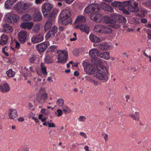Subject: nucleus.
<instances>
[{
  "label": "nucleus",
  "mask_w": 151,
  "mask_h": 151,
  "mask_svg": "<svg viewBox=\"0 0 151 151\" xmlns=\"http://www.w3.org/2000/svg\"><path fill=\"white\" fill-rule=\"evenodd\" d=\"M71 15V12L68 10H63L61 14V17H65L70 18Z\"/></svg>",
  "instance_id": "30"
},
{
  "label": "nucleus",
  "mask_w": 151,
  "mask_h": 151,
  "mask_svg": "<svg viewBox=\"0 0 151 151\" xmlns=\"http://www.w3.org/2000/svg\"><path fill=\"white\" fill-rule=\"evenodd\" d=\"M141 22L143 23H146L147 22V19L143 18L141 20Z\"/></svg>",
  "instance_id": "60"
},
{
  "label": "nucleus",
  "mask_w": 151,
  "mask_h": 151,
  "mask_svg": "<svg viewBox=\"0 0 151 151\" xmlns=\"http://www.w3.org/2000/svg\"><path fill=\"white\" fill-rule=\"evenodd\" d=\"M34 25V23L32 22H23L21 23L20 27L22 28L30 30Z\"/></svg>",
  "instance_id": "10"
},
{
  "label": "nucleus",
  "mask_w": 151,
  "mask_h": 151,
  "mask_svg": "<svg viewBox=\"0 0 151 151\" xmlns=\"http://www.w3.org/2000/svg\"><path fill=\"white\" fill-rule=\"evenodd\" d=\"M48 45V42H46L39 44L37 45V49L40 52H43L47 48Z\"/></svg>",
  "instance_id": "11"
},
{
  "label": "nucleus",
  "mask_w": 151,
  "mask_h": 151,
  "mask_svg": "<svg viewBox=\"0 0 151 151\" xmlns=\"http://www.w3.org/2000/svg\"><path fill=\"white\" fill-rule=\"evenodd\" d=\"M100 26H101V28H100V33H103L104 31V29L105 26H104L103 25H100Z\"/></svg>",
  "instance_id": "56"
},
{
  "label": "nucleus",
  "mask_w": 151,
  "mask_h": 151,
  "mask_svg": "<svg viewBox=\"0 0 151 151\" xmlns=\"http://www.w3.org/2000/svg\"><path fill=\"white\" fill-rule=\"evenodd\" d=\"M119 9L122 10L123 13L127 15H129L130 14V13L128 10L124 8H119Z\"/></svg>",
  "instance_id": "48"
},
{
  "label": "nucleus",
  "mask_w": 151,
  "mask_h": 151,
  "mask_svg": "<svg viewBox=\"0 0 151 151\" xmlns=\"http://www.w3.org/2000/svg\"><path fill=\"white\" fill-rule=\"evenodd\" d=\"M45 61L46 63H49L52 62L51 60H50V57L48 56H46L45 59Z\"/></svg>",
  "instance_id": "47"
},
{
  "label": "nucleus",
  "mask_w": 151,
  "mask_h": 151,
  "mask_svg": "<svg viewBox=\"0 0 151 151\" xmlns=\"http://www.w3.org/2000/svg\"><path fill=\"white\" fill-rule=\"evenodd\" d=\"M45 0H36L35 1V3L36 4H38L42 3Z\"/></svg>",
  "instance_id": "54"
},
{
  "label": "nucleus",
  "mask_w": 151,
  "mask_h": 151,
  "mask_svg": "<svg viewBox=\"0 0 151 151\" xmlns=\"http://www.w3.org/2000/svg\"><path fill=\"white\" fill-rule=\"evenodd\" d=\"M143 4L145 6H151V0H147L146 2H144Z\"/></svg>",
  "instance_id": "50"
},
{
  "label": "nucleus",
  "mask_w": 151,
  "mask_h": 151,
  "mask_svg": "<svg viewBox=\"0 0 151 151\" xmlns=\"http://www.w3.org/2000/svg\"><path fill=\"white\" fill-rule=\"evenodd\" d=\"M16 1L17 0H7L5 4V8L7 9H10Z\"/></svg>",
  "instance_id": "22"
},
{
  "label": "nucleus",
  "mask_w": 151,
  "mask_h": 151,
  "mask_svg": "<svg viewBox=\"0 0 151 151\" xmlns=\"http://www.w3.org/2000/svg\"><path fill=\"white\" fill-rule=\"evenodd\" d=\"M6 74L9 77H13L15 74L14 72L11 69H10L6 72Z\"/></svg>",
  "instance_id": "39"
},
{
  "label": "nucleus",
  "mask_w": 151,
  "mask_h": 151,
  "mask_svg": "<svg viewBox=\"0 0 151 151\" xmlns=\"http://www.w3.org/2000/svg\"><path fill=\"white\" fill-rule=\"evenodd\" d=\"M8 116L10 119H13L17 116V112L16 110L13 109H10Z\"/></svg>",
  "instance_id": "19"
},
{
  "label": "nucleus",
  "mask_w": 151,
  "mask_h": 151,
  "mask_svg": "<svg viewBox=\"0 0 151 151\" xmlns=\"http://www.w3.org/2000/svg\"><path fill=\"white\" fill-rule=\"evenodd\" d=\"M0 89L1 91L3 92H6L9 90L10 88L8 84L7 83H5L3 85L0 86Z\"/></svg>",
  "instance_id": "24"
},
{
  "label": "nucleus",
  "mask_w": 151,
  "mask_h": 151,
  "mask_svg": "<svg viewBox=\"0 0 151 151\" xmlns=\"http://www.w3.org/2000/svg\"><path fill=\"white\" fill-rule=\"evenodd\" d=\"M47 123L48 124V126L49 127H55V124L53 123H51L49 122H47Z\"/></svg>",
  "instance_id": "55"
},
{
  "label": "nucleus",
  "mask_w": 151,
  "mask_h": 151,
  "mask_svg": "<svg viewBox=\"0 0 151 151\" xmlns=\"http://www.w3.org/2000/svg\"><path fill=\"white\" fill-rule=\"evenodd\" d=\"M89 38L92 42L99 43L100 41V38L93 34H91L90 35Z\"/></svg>",
  "instance_id": "27"
},
{
  "label": "nucleus",
  "mask_w": 151,
  "mask_h": 151,
  "mask_svg": "<svg viewBox=\"0 0 151 151\" xmlns=\"http://www.w3.org/2000/svg\"><path fill=\"white\" fill-rule=\"evenodd\" d=\"M83 66L85 69V71L87 74L91 75L96 71V68H95L92 64L87 62H84L83 63Z\"/></svg>",
  "instance_id": "3"
},
{
  "label": "nucleus",
  "mask_w": 151,
  "mask_h": 151,
  "mask_svg": "<svg viewBox=\"0 0 151 151\" xmlns=\"http://www.w3.org/2000/svg\"><path fill=\"white\" fill-rule=\"evenodd\" d=\"M8 37L7 36L2 34L1 36L0 44L3 45H5L7 43Z\"/></svg>",
  "instance_id": "23"
},
{
  "label": "nucleus",
  "mask_w": 151,
  "mask_h": 151,
  "mask_svg": "<svg viewBox=\"0 0 151 151\" xmlns=\"http://www.w3.org/2000/svg\"><path fill=\"white\" fill-rule=\"evenodd\" d=\"M97 46L98 48L103 51L109 50L111 47V46H110L107 43H105L99 44L97 45Z\"/></svg>",
  "instance_id": "15"
},
{
  "label": "nucleus",
  "mask_w": 151,
  "mask_h": 151,
  "mask_svg": "<svg viewBox=\"0 0 151 151\" xmlns=\"http://www.w3.org/2000/svg\"><path fill=\"white\" fill-rule=\"evenodd\" d=\"M50 31L51 32L52 34L54 35L55 34L57 31V28L55 26H53L50 30Z\"/></svg>",
  "instance_id": "43"
},
{
  "label": "nucleus",
  "mask_w": 151,
  "mask_h": 151,
  "mask_svg": "<svg viewBox=\"0 0 151 151\" xmlns=\"http://www.w3.org/2000/svg\"><path fill=\"white\" fill-rule=\"evenodd\" d=\"M3 29L4 31L7 33L11 32L13 30L12 27L7 24L3 25Z\"/></svg>",
  "instance_id": "21"
},
{
  "label": "nucleus",
  "mask_w": 151,
  "mask_h": 151,
  "mask_svg": "<svg viewBox=\"0 0 151 151\" xmlns=\"http://www.w3.org/2000/svg\"><path fill=\"white\" fill-rule=\"evenodd\" d=\"M80 134L81 136H83L85 138L87 137V136L85 133L83 132H81Z\"/></svg>",
  "instance_id": "63"
},
{
  "label": "nucleus",
  "mask_w": 151,
  "mask_h": 151,
  "mask_svg": "<svg viewBox=\"0 0 151 151\" xmlns=\"http://www.w3.org/2000/svg\"><path fill=\"white\" fill-rule=\"evenodd\" d=\"M103 136H104V139L106 141L108 140V135L107 134H103Z\"/></svg>",
  "instance_id": "59"
},
{
  "label": "nucleus",
  "mask_w": 151,
  "mask_h": 151,
  "mask_svg": "<svg viewBox=\"0 0 151 151\" xmlns=\"http://www.w3.org/2000/svg\"><path fill=\"white\" fill-rule=\"evenodd\" d=\"M104 22L107 24H116L115 20H114L111 17L105 16L104 18Z\"/></svg>",
  "instance_id": "20"
},
{
  "label": "nucleus",
  "mask_w": 151,
  "mask_h": 151,
  "mask_svg": "<svg viewBox=\"0 0 151 151\" xmlns=\"http://www.w3.org/2000/svg\"><path fill=\"white\" fill-rule=\"evenodd\" d=\"M92 63L96 67L97 71L93 74L94 77L100 80H105L108 73L106 67L103 65L100 59L93 60Z\"/></svg>",
  "instance_id": "1"
},
{
  "label": "nucleus",
  "mask_w": 151,
  "mask_h": 151,
  "mask_svg": "<svg viewBox=\"0 0 151 151\" xmlns=\"http://www.w3.org/2000/svg\"><path fill=\"white\" fill-rule=\"evenodd\" d=\"M39 58L35 55H32L29 58V61L31 63H35L36 61L39 60Z\"/></svg>",
  "instance_id": "36"
},
{
  "label": "nucleus",
  "mask_w": 151,
  "mask_h": 151,
  "mask_svg": "<svg viewBox=\"0 0 151 151\" xmlns=\"http://www.w3.org/2000/svg\"><path fill=\"white\" fill-rule=\"evenodd\" d=\"M30 4L22 3L20 2H18L15 8L16 10L18 11V13L22 14L25 12L27 9L31 6Z\"/></svg>",
  "instance_id": "4"
},
{
  "label": "nucleus",
  "mask_w": 151,
  "mask_h": 151,
  "mask_svg": "<svg viewBox=\"0 0 151 151\" xmlns=\"http://www.w3.org/2000/svg\"><path fill=\"white\" fill-rule=\"evenodd\" d=\"M148 35L150 39L151 38V30H149L148 32Z\"/></svg>",
  "instance_id": "64"
},
{
  "label": "nucleus",
  "mask_w": 151,
  "mask_h": 151,
  "mask_svg": "<svg viewBox=\"0 0 151 151\" xmlns=\"http://www.w3.org/2000/svg\"><path fill=\"white\" fill-rule=\"evenodd\" d=\"M116 20L118 22L121 23L125 22L126 21V19L125 18L122 16L118 15V16H117V19Z\"/></svg>",
  "instance_id": "33"
},
{
  "label": "nucleus",
  "mask_w": 151,
  "mask_h": 151,
  "mask_svg": "<svg viewBox=\"0 0 151 151\" xmlns=\"http://www.w3.org/2000/svg\"><path fill=\"white\" fill-rule=\"evenodd\" d=\"M53 5L49 3H44L42 5V11L44 17L50 13V10L53 8Z\"/></svg>",
  "instance_id": "6"
},
{
  "label": "nucleus",
  "mask_w": 151,
  "mask_h": 151,
  "mask_svg": "<svg viewBox=\"0 0 151 151\" xmlns=\"http://www.w3.org/2000/svg\"><path fill=\"white\" fill-rule=\"evenodd\" d=\"M19 19L18 16L12 13H9L6 15V21L9 23L14 24Z\"/></svg>",
  "instance_id": "5"
},
{
  "label": "nucleus",
  "mask_w": 151,
  "mask_h": 151,
  "mask_svg": "<svg viewBox=\"0 0 151 151\" xmlns=\"http://www.w3.org/2000/svg\"><path fill=\"white\" fill-rule=\"evenodd\" d=\"M62 109L63 111L65 112V114H66L67 112H70L71 111L70 109L67 106H63Z\"/></svg>",
  "instance_id": "44"
},
{
  "label": "nucleus",
  "mask_w": 151,
  "mask_h": 151,
  "mask_svg": "<svg viewBox=\"0 0 151 151\" xmlns=\"http://www.w3.org/2000/svg\"><path fill=\"white\" fill-rule=\"evenodd\" d=\"M32 19V17L29 15L28 14L24 15L21 17V19L23 21H28L31 20Z\"/></svg>",
  "instance_id": "34"
},
{
  "label": "nucleus",
  "mask_w": 151,
  "mask_h": 151,
  "mask_svg": "<svg viewBox=\"0 0 151 151\" xmlns=\"http://www.w3.org/2000/svg\"><path fill=\"white\" fill-rule=\"evenodd\" d=\"M57 53L58 54L57 63L62 64L65 63L67 62L68 57L67 52L64 50H59L57 51Z\"/></svg>",
  "instance_id": "2"
},
{
  "label": "nucleus",
  "mask_w": 151,
  "mask_h": 151,
  "mask_svg": "<svg viewBox=\"0 0 151 151\" xmlns=\"http://www.w3.org/2000/svg\"><path fill=\"white\" fill-rule=\"evenodd\" d=\"M52 35L54 36V35L52 34L51 32H50V31L46 35V37L47 39L50 38Z\"/></svg>",
  "instance_id": "49"
},
{
  "label": "nucleus",
  "mask_w": 151,
  "mask_h": 151,
  "mask_svg": "<svg viewBox=\"0 0 151 151\" xmlns=\"http://www.w3.org/2000/svg\"><path fill=\"white\" fill-rule=\"evenodd\" d=\"M99 11L97 12H93L90 15L91 19L92 20L97 22H101L100 17H101V15L99 13Z\"/></svg>",
  "instance_id": "9"
},
{
  "label": "nucleus",
  "mask_w": 151,
  "mask_h": 151,
  "mask_svg": "<svg viewBox=\"0 0 151 151\" xmlns=\"http://www.w3.org/2000/svg\"><path fill=\"white\" fill-rule=\"evenodd\" d=\"M43 34L40 33L36 36H33L31 38V41L33 43H37L42 41L43 39Z\"/></svg>",
  "instance_id": "12"
},
{
  "label": "nucleus",
  "mask_w": 151,
  "mask_h": 151,
  "mask_svg": "<svg viewBox=\"0 0 151 151\" xmlns=\"http://www.w3.org/2000/svg\"><path fill=\"white\" fill-rule=\"evenodd\" d=\"M135 116H137V118H136L135 116L134 115V114H131L130 115V117H131L132 119H133L134 120H137L138 121H139V113L137 111H136L135 112Z\"/></svg>",
  "instance_id": "35"
},
{
  "label": "nucleus",
  "mask_w": 151,
  "mask_h": 151,
  "mask_svg": "<svg viewBox=\"0 0 151 151\" xmlns=\"http://www.w3.org/2000/svg\"><path fill=\"white\" fill-rule=\"evenodd\" d=\"M62 23L64 25H66L70 23L71 22V19L70 18L63 17H61Z\"/></svg>",
  "instance_id": "25"
},
{
  "label": "nucleus",
  "mask_w": 151,
  "mask_h": 151,
  "mask_svg": "<svg viewBox=\"0 0 151 151\" xmlns=\"http://www.w3.org/2000/svg\"><path fill=\"white\" fill-rule=\"evenodd\" d=\"M6 48V47L3 48L2 52H3V53H4L5 54L6 56H8L9 55H8V53L6 52V51H5V49Z\"/></svg>",
  "instance_id": "58"
},
{
  "label": "nucleus",
  "mask_w": 151,
  "mask_h": 151,
  "mask_svg": "<svg viewBox=\"0 0 151 151\" xmlns=\"http://www.w3.org/2000/svg\"><path fill=\"white\" fill-rule=\"evenodd\" d=\"M131 1L129 0L128 1H124L123 2H120L121 8H124L127 6L128 5L130 4Z\"/></svg>",
  "instance_id": "40"
},
{
  "label": "nucleus",
  "mask_w": 151,
  "mask_h": 151,
  "mask_svg": "<svg viewBox=\"0 0 151 151\" xmlns=\"http://www.w3.org/2000/svg\"><path fill=\"white\" fill-rule=\"evenodd\" d=\"M52 19L49 20L45 23L44 26V30L46 31L50 28L52 25Z\"/></svg>",
  "instance_id": "29"
},
{
  "label": "nucleus",
  "mask_w": 151,
  "mask_h": 151,
  "mask_svg": "<svg viewBox=\"0 0 151 151\" xmlns=\"http://www.w3.org/2000/svg\"><path fill=\"white\" fill-rule=\"evenodd\" d=\"M100 9V6L97 4H91L85 9V12L86 13H89L93 12H97Z\"/></svg>",
  "instance_id": "7"
},
{
  "label": "nucleus",
  "mask_w": 151,
  "mask_h": 151,
  "mask_svg": "<svg viewBox=\"0 0 151 151\" xmlns=\"http://www.w3.org/2000/svg\"><path fill=\"white\" fill-rule=\"evenodd\" d=\"M114 25L112 26V27L115 29H118L120 27V25L119 24H113Z\"/></svg>",
  "instance_id": "57"
},
{
  "label": "nucleus",
  "mask_w": 151,
  "mask_h": 151,
  "mask_svg": "<svg viewBox=\"0 0 151 151\" xmlns=\"http://www.w3.org/2000/svg\"><path fill=\"white\" fill-rule=\"evenodd\" d=\"M19 41L22 43H23L26 39L27 36V32L25 30L21 31L18 34Z\"/></svg>",
  "instance_id": "13"
},
{
  "label": "nucleus",
  "mask_w": 151,
  "mask_h": 151,
  "mask_svg": "<svg viewBox=\"0 0 151 151\" xmlns=\"http://www.w3.org/2000/svg\"><path fill=\"white\" fill-rule=\"evenodd\" d=\"M58 11V10L57 9H54L51 13L48 16V19L49 20L53 19V21L55 19V15L57 14Z\"/></svg>",
  "instance_id": "26"
},
{
  "label": "nucleus",
  "mask_w": 151,
  "mask_h": 151,
  "mask_svg": "<svg viewBox=\"0 0 151 151\" xmlns=\"http://www.w3.org/2000/svg\"><path fill=\"white\" fill-rule=\"evenodd\" d=\"M57 103L58 106H61L63 104V101L62 99H59L57 101Z\"/></svg>",
  "instance_id": "46"
},
{
  "label": "nucleus",
  "mask_w": 151,
  "mask_h": 151,
  "mask_svg": "<svg viewBox=\"0 0 151 151\" xmlns=\"http://www.w3.org/2000/svg\"><path fill=\"white\" fill-rule=\"evenodd\" d=\"M101 6L102 9L109 12H111L113 10V9L111 6L104 2L101 3Z\"/></svg>",
  "instance_id": "17"
},
{
  "label": "nucleus",
  "mask_w": 151,
  "mask_h": 151,
  "mask_svg": "<svg viewBox=\"0 0 151 151\" xmlns=\"http://www.w3.org/2000/svg\"><path fill=\"white\" fill-rule=\"evenodd\" d=\"M133 4L134 6H129L128 7V10L132 12H137L139 11V9L138 7V4L135 2H134Z\"/></svg>",
  "instance_id": "16"
},
{
  "label": "nucleus",
  "mask_w": 151,
  "mask_h": 151,
  "mask_svg": "<svg viewBox=\"0 0 151 151\" xmlns=\"http://www.w3.org/2000/svg\"><path fill=\"white\" fill-rule=\"evenodd\" d=\"M100 28H101L100 25H96L94 28V31L100 33Z\"/></svg>",
  "instance_id": "45"
},
{
  "label": "nucleus",
  "mask_w": 151,
  "mask_h": 151,
  "mask_svg": "<svg viewBox=\"0 0 151 151\" xmlns=\"http://www.w3.org/2000/svg\"><path fill=\"white\" fill-rule=\"evenodd\" d=\"M85 119V117L84 116H81L79 117V120L80 121H84Z\"/></svg>",
  "instance_id": "61"
},
{
  "label": "nucleus",
  "mask_w": 151,
  "mask_h": 151,
  "mask_svg": "<svg viewBox=\"0 0 151 151\" xmlns=\"http://www.w3.org/2000/svg\"><path fill=\"white\" fill-rule=\"evenodd\" d=\"M104 33L106 34H109L112 33V30L109 27L105 26L104 29Z\"/></svg>",
  "instance_id": "37"
},
{
  "label": "nucleus",
  "mask_w": 151,
  "mask_h": 151,
  "mask_svg": "<svg viewBox=\"0 0 151 151\" xmlns=\"http://www.w3.org/2000/svg\"><path fill=\"white\" fill-rule=\"evenodd\" d=\"M76 27H78L82 31L87 34L89 32V27L85 25H80L77 26Z\"/></svg>",
  "instance_id": "28"
},
{
  "label": "nucleus",
  "mask_w": 151,
  "mask_h": 151,
  "mask_svg": "<svg viewBox=\"0 0 151 151\" xmlns=\"http://www.w3.org/2000/svg\"><path fill=\"white\" fill-rule=\"evenodd\" d=\"M40 67L42 73L44 75H47V72L46 71V68L44 63H41L40 65Z\"/></svg>",
  "instance_id": "38"
},
{
  "label": "nucleus",
  "mask_w": 151,
  "mask_h": 151,
  "mask_svg": "<svg viewBox=\"0 0 151 151\" xmlns=\"http://www.w3.org/2000/svg\"><path fill=\"white\" fill-rule=\"evenodd\" d=\"M57 112L58 113L57 116H61L63 113L62 111L60 109H58L57 110Z\"/></svg>",
  "instance_id": "51"
},
{
  "label": "nucleus",
  "mask_w": 151,
  "mask_h": 151,
  "mask_svg": "<svg viewBox=\"0 0 151 151\" xmlns=\"http://www.w3.org/2000/svg\"><path fill=\"white\" fill-rule=\"evenodd\" d=\"M99 53V51L96 49H93L91 50L89 52V54L91 57L93 59L91 60V62L93 60L99 59H95L94 58L97 56L98 55Z\"/></svg>",
  "instance_id": "14"
},
{
  "label": "nucleus",
  "mask_w": 151,
  "mask_h": 151,
  "mask_svg": "<svg viewBox=\"0 0 151 151\" xmlns=\"http://www.w3.org/2000/svg\"><path fill=\"white\" fill-rule=\"evenodd\" d=\"M47 94L46 93L44 88H42L39 91V95L37 96V101L40 102L42 100L47 99Z\"/></svg>",
  "instance_id": "8"
},
{
  "label": "nucleus",
  "mask_w": 151,
  "mask_h": 151,
  "mask_svg": "<svg viewBox=\"0 0 151 151\" xmlns=\"http://www.w3.org/2000/svg\"><path fill=\"white\" fill-rule=\"evenodd\" d=\"M40 29V26L38 24H35L34 25L32 29V31L34 32H38Z\"/></svg>",
  "instance_id": "41"
},
{
  "label": "nucleus",
  "mask_w": 151,
  "mask_h": 151,
  "mask_svg": "<svg viewBox=\"0 0 151 151\" xmlns=\"http://www.w3.org/2000/svg\"><path fill=\"white\" fill-rule=\"evenodd\" d=\"M118 14H111V16L112 18L116 20L117 19V16H118Z\"/></svg>",
  "instance_id": "53"
},
{
  "label": "nucleus",
  "mask_w": 151,
  "mask_h": 151,
  "mask_svg": "<svg viewBox=\"0 0 151 151\" xmlns=\"http://www.w3.org/2000/svg\"><path fill=\"white\" fill-rule=\"evenodd\" d=\"M111 5L113 6L119 7V8H121V4L120 2H114L113 3H112L111 4Z\"/></svg>",
  "instance_id": "42"
},
{
  "label": "nucleus",
  "mask_w": 151,
  "mask_h": 151,
  "mask_svg": "<svg viewBox=\"0 0 151 151\" xmlns=\"http://www.w3.org/2000/svg\"><path fill=\"white\" fill-rule=\"evenodd\" d=\"M33 19L34 21H40L42 19V17L40 12L35 13L33 16Z\"/></svg>",
  "instance_id": "18"
},
{
  "label": "nucleus",
  "mask_w": 151,
  "mask_h": 151,
  "mask_svg": "<svg viewBox=\"0 0 151 151\" xmlns=\"http://www.w3.org/2000/svg\"><path fill=\"white\" fill-rule=\"evenodd\" d=\"M99 55L101 58L107 60L109 59V52H103L100 53Z\"/></svg>",
  "instance_id": "31"
},
{
  "label": "nucleus",
  "mask_w": 151,
  "mask_h": 151,
  "mask_svg": "<svg viewBox=\"0 0 151 151\" xmlns=\"http://www.w3.org/2000/svg\"><path fill=\"white\" fill-rule=\"evenodd\" d=\"M74 0H62L61 1H63L68 3H70L72 2Z\"/></svg>",
  "instance_id": "62"
},
{
  "label": "nucleus",
  "mask_w": 151,
  "mask_h": 151,
  "mask_svg": "<svg viewBox=\"0 0 151 151\" xmlns=\"http://www.w3.org/2000/svg\"><path fill=\"white\" fill-rule=\"evenodd\" d=\"M89 81L93 83L95 86H97L98 84V83L97 81L92 79H90L89 80Z\"/></svg>",
  "instance_id": "52"
},
{
  "label": "nucleus",
  "mask_w": 151,
  "mask_h": 151,
  "mask_svg": "<svg viewBox=\"0 0 151 151\" xmlns=\"http://www.w3.org/2000/svg\"><path fill=\"white\" fill-rule=\"evenodd\" d=\"M86 18L83 16H79L76 19L75 22L80 23L84 22L86 21Z\"/></svg>",
  "instance_id": "32"
}]
</instances>
